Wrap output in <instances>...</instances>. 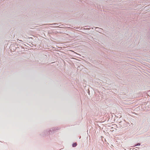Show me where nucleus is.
Masks as SVG:
<instances>
[{"instance_id": "5", "label": "nucleus", "mask_w": 150, "mask_h": 150, "mask_svg": "<svg viewBox=\"0 0 150 150\" xmlns=\"http://www.w3.org/2000/svg\"><path fill=\"white\" fill-rule=\"evenodd\" d=\"M54 64H56L55 62H52L50 63V65L52 66L54 65Z\"/></svg>"}, {"instance_id": "6", "label": "nucleus", "mask_w": 150, "mask_h": 150, "mask_svg": "<svg viewBox=\"0 0 150 150\" xmlns=\"http://www.w3.org/2000/svg\"><path fill=\"white\" fill-rule=\"evenodd\" d=\"M58 26H58L57 25V28H59V27H58Z\"/></svg>"}, {"instance_id": "7", "label": "nucleus", "mask_w": 150, "mask_h": 150, "mask_svg": "<svg viewBox=\"0 0 150 150\" xmlns=\"http://www.w3.org/2000/svg\"><path fill=\"white\" fill-rule=\"evenodd\" d=\"M96 28V29H98V28Z\"/></svg>"}, {"instance_id": "8", "label": "nucleus", "mask_w": 150, "mask_h": 150, "mask_svg": "<svg viewBox=\"0 0 150 150\" xmlns=\"http://www.w3.org/2000/svg\"><path fill=\"white\" fill-rule=\"evenodd\" d=\"M58 51V50L57 49V52Z\"/></svg>"}, {"instance_id": "4", "label": "nucleus", "mask_w": 150, "mask_h": 150, "mask_svg": "<svg viewBox=\"0 0 150 150\" xmlns=\"http://www.w3.org/2000/svg\"><path fill=\"white\" fill-rule=\"evenodd\" d=\"M140 145V143H138L137 144H135L134 146H139Z\"/></svg>"}, {"instance_id": "1", "label": "nucleus", "mask_w": 150, "mask_h": 150, "mask_svg": "<svg viewBox=\"0 0 150 150\" xmlns=\"http://www.w3.org/2000/svg\"><path fill=\"white\" fill-rule=\"evenodd\" d=\"M49 134L48 129L44 130L40 134V135L44 137L47 136Z\"/></svg>"}, {"instance_id": "2", "label": "nucleus", "mask_w": 150, "mask_h": 150, "mask_svg": "<svg viewBox=\"0 0 150 150\" xmlns=\"http://www.w3.org/2000/svg\"><path fill=\"white\" fill-rule=\"evenodd\" d=\"M56 129L55 127H52L50 129H48V133L49 134H54Z\"/></svg>"}, {"instance_id": "3", "label": "nucleus", "mask_w": 150, "mask_h": 150, "mask_svg": "<svg viewBox=\"0 0 150 150\" xmlns=\"http://www.w3.org/2000/svg\"><path fill=\"white\" fill-rule=\"evenodd\" d=\"M77 145V143L76 142L74 143L72 145V147H76Z\"/></svg>"}]
</instances>
